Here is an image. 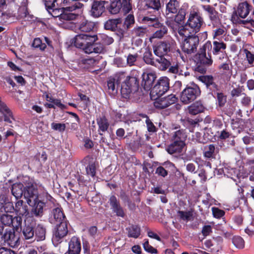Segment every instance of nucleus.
Here are the masks:
<instances>
[{
    "mask_svg": "<svg viewBox=\"0 0 254 254\" xmlns=\"http://www.w3.org/2000/svg\"><path fill=\"white\" fill-rule=\"evenodd\" d=\"M168 68V72L174 74L175 77H176V75L184 76L185 77H187L189 76L190 74L189 71H184L183 68L178 63L170 65Z\"/></svg>",
    "mask_w": 254,
    "mask_h": 254,
    "instance_id": "32",
    "label": "nucleus"
},
{
    "mask_svg": "<svg viewBox=\"0 0 254 254\" xmlns=\"http://www.w3.org/2000/svg\"><path fill=\"white\" fill-rule=\"evenodd\" d=\"M44 198L39 199V198L29 204L32 206L31 214L36 217H41L44 214V208L46 204H54L55 199L47 192H44L42 194Z\"/></svg>",
    "mask_w": 254,
    "mask_h": 254,
    "instance_id": "3",
    "label": "nucleus"
},
{
    "mask_svg": "<svg viewBox=\"0 0 254 254\" xmlns=\"http://www.w3.org/2000/svg\"><path fill=\"white\" fill-rule=\"evenodd\" d=\"M216 97L219 106L223 107L226 103L227 96L222 92H217Z\"/></svg>",
    "mask_w": 254,
    "mask_h": 254,
    "instance_id": "56",
    "label": "nucleus"
},
{
    "mask_svg": "<svg viewBox=\"0 0 254 254\" xmlns=\"http://www.w3.org/2000/svg\"><path fill=\"white\" fill-rule=\"evenodd\" d=\"M203 20L201 17H189L187 23L182 26L178 31L179 34L183 37H186L190 32L188 29L190 27L192 29V32L197 33L199 31L200 28L202 24Z\"/></svg>",
    "mask_w": 254,
    "mask_h": 254,
    "instance_id": "4",
    "label": "nucleus"
},
{
    "mask_svg": "<svg viewBox=\"0 0 254 254\" xmlns=\"http://www.w3.org/2000/svg\"><path fill=\"white\" fill-rule=\"evenodd\" d=\"M51 127L53 129L59 132H64L65 129V124L62 123H52Z\"/></svg>",
    "mask_w": 254,
    "mask_h": 254,
    "instance_id": "64",
    "label": "nucleus"
},
{
    "mask_svg": "<svg viewBox=\"0 0 254 254\" xmlns=\"http://www.w3.org/2000/svg\"><path fill=\"white\" fill-rule=\"evenodd\" d=\"M187 135L184 129H181L176 131H174L171 137V140L174 141H177L181 144L186 145L185 141L186 140Z\"/></svg>",
    "mask_w": 254,
    "mask_h": 254,
    "instance_id": "35",
    "label": "nucleus"
},
{
    "mask_svg": "<svg viewBox=\"0 0 254 254\" xmlns=\"http://www.w3.org/2000/svg\"><path fill=\"white\" fill-rule=\"evenodd\" d=\"M205 107L201 101H197L188 107V112L190 114L195 115L203 112Z\"/></svg>",
    "mask_w": 254,
    "mask_h": 254,
    "instance_id": "37",
    "label": "nucleus"
},
{
    "mask_svg": "<svg viewBox=\"0 0 254 254\" xmlns=\"http://www.w3.org/2000/svg\"><path fill=\"white\" fill-rule=\"evenodd\" d=\"M14 210L18 216H27L29 214L28 207L23 200L17 201L14 207Z\"/></svg>",
    "mask_w": 254,
    "mask_h": 254,
    "instance_id": "28",
    "label": "nucleus"
},
{
    "mask_svg": "<svg viewBox=\"0 0 254 254\" xmlns=\"http://www.w3.org/2000/svg\"><path fill=\"white\" fill-rule=\"evenodd\" d=\"M199 79L204 83L206 87L212 91L218 90V85L214 81V77L212 75H202L199 77Z\"/></svg>",
    "mask_w": 254,
    "mask_h": 254,
    "instance_id": "29",
    "label": "nucleus"
},
{
    "mask_svg": "<svg viewBox=\"0 0 254 254\" xmlns=\"http://www.w3.org/2000/svg\"><path fill=\"white\" fill-rule=\"evenodd\" d=\"M108 203L112 212L119 217L125 218L126 216L125 209L121 205L120 200L115 195H111L109 198Z\"/></svg>",
    "mask_w": 254,
    "mask_h": 254,
    "instance_id": "12",
    "label": "nucleus"
},
{
    "mask_svg": "<svg viewBox=\"0 0 254 254\" xmlns=\"http://www.w3.org/2000/svg\"><path fill=\"white\" fill-rule=\"evenodd\" d=\"M161 165L164 167V169L169 173L170 172H174L177 170L175 164L169 161H167L161 163Z\"/></svg>",
    "mask_w": 254,
    "mask_h": 254,
    "instance_id": "54",
    "label": "nucleus"
},
{
    "mask_svg": "<svg viewBox=\"0 0 254 254\" xmlns=\"http://www.w3.org/2000/svg\"><path fill=\"white\" fill-rule=\"evenodd\" d=\"M56 226L53 231V242L57 244L65 237L68 233L67 220L56 223Z\"/></svg>",
    "mask_w": 254,
    "mask_h": 254,
    "instance_id": "11",
    "label": "nucleus"
},
{
    "mask_svg": "<svg viewBox=\"0 0 254 254\" xmlns=\"http://www.w3.org/2000/svg\"><path fill=\"white\" fill-rule=\"evenodd\" d=\"M185 145L171 140L170 143L167 146L166 151L171 155H178L182 152Z\"/></svg>",
    "mask_w": 254,
    "mask_h": 254,
    "instance_id": "25",
    "label": "nucleus"
},
{
    "mask_svg": "<svg viewBox=\"0 0 254 254\" xmlns=\"http://www.w3.org/2000/svg\"><path fill=\"white\" fill-rule=\"evenodd\" d=\"M116 79L113 77H110L107 81L108 92L110 94H115L117 92L116 87Z\"/></svg>",
    "mask_w": 254,
    "mask_h": 254,
    "instance_id": "46",
    "label": "nucleus"
},
{
    "mask_svg": "<svg viewBox=\"0 0 254 254\" xmlns=\"http://www.w3.org/2000/svg\"><path fill=\"white\" fill-rule=\"evenodd\" d=\"M243 51L246 55V58L249 64L252 66H254V53H252L247 49H245Z\"/></svg>",
    "mask_w": 254,
    "mask_h": 254,
    "instance_id": "57",
    "label": "nucleus"
},
{
    "mask_svg": "<svg viewBox=\"0 0 254 254\" xmlns=\"http://www.w3.org/2000/svg\"><path fill=\"white\" fill-rule=\"evenodd\" d=\"M24 191L23 185L21 183L14 184L12 186L11 193L16 199L24 195Z\"/></svg>",
    "mask_w": 254,
    "mask_h": 254,
    "instance_id": "39",
    "label": "nucleus"
},
{
    "mask_svg": "<svg viewBox=\"0 0 254 254\" xmlns=\"http://www.w3.org/2000/svg\"><path fill=\"white\" fill-rule=\"evenodd\" d=\"M177 100L175 95L170 94L167 97L159 99L155 102V106L158 109H164L174 104Z\"/></svg>",
    "mask_w": 254,
    "mask_h": 254,
    "instance_id": "21",
    "label": "nucleus"
},
{
    "mask_svg": "<svg viewBox=\"0 0 254 254\" xmlns=\"http://www.w3.org/2000/svg\"><path fill=\"white\" fill-rule=\"evenodd\" d=\"M134 23V17H126L124 22V23L121 26V31L127 30L130 28L131 25Z\"/></svg>",
    "mask_w": 254,
    "mask_h": 254,
    "instance_id": "50",
    "label": "nucleus"
},
{
    "mask_svg": "<svg viewBox=\"0 0 254 254\" xmlns=\"http://www.w3.org/2000/svg\"><path fill=\"white\" fill-rule=\"evenodd\" d=\"M138 55L137 53L134 54H129L127 58V62L128 65L131 66L134 65L135 62L137 61Z\"/></svg>",
    "mask_w": 254,
    "mask_h": 254,
    "instance_id": "62",
    "label": "nucleus"
},
{
    "mask_svg": "<svg viewBox=\"0 0 254 254\" xmlns=\"http://www.w3.org/2000/svg\"><path fill=\"white\" fill-rule=\"evenodd\" d=\"M81 246L80 239L72 237L68 243V251L64 254H80Z\"/></svg>",
    "mask_w": 254,
    "mask_h": 254,
    "instance_id": "22",
    "label": "nucleus"
},
{
    "mask_svg": "<svg viewBox=\"0 0 254 254\" xmlns=\"http://www.w3.org/2000/svg\"><path fill=\"white\" fill-rule=\"evenodd\" d=\"M92 39L94 41H97L98 40L97 35L91 36L88 34H81L77 35L74 38L70 39L69 42H66V44L69 43L68 46H74L77 48L82 49L84 52V48L90 43V41H92Z\"/></svg>",
    "mask_w": 254,
    "mask_h": 254,
    "instance_id": "6",
    "label": "nucleus"
},
{
    "mask_svg": "<svg viewBox=\"0 0 254 254\" xmlns=\"http://www.w3.org/2000/svg\"><path fill=\"white\" fill-rule=\"evenodd\" d=\"M232 22L236 24L241 25L254 31V20L247 17H231Z\"/></svg>",
    "mask_w": 254,
    "mask_h": 254,
    "instance_id": "20",
    "label": "nucleus"
},
{
    "mask_svg": "<svg viewBox=\"0 0 254 254\" xmlns=\"http://www.w3.org/2000/svg\"><path fill=\"white\" fill-rule=\"evenodd\" d=\"M14 210V206L10 202L5 203L2 207L0 208V214L8 213L10 214Z\"/></svg>",
    "mask_w": 254,
    "mask_h": 254,
    "instance_id": "51",
    "label": "nucleus"
},
{
    "mask_svg": "<svg viewBox=\"0 0 254 254\" xmlns=\"http://www.w3.org/2000/svg\"><path fill=\"white\" fill-rule=\"evenodd\" d=\"M185 17H169L166 21L167 24L172 28L179 27V30L183 26Z\"/></svg>",
    "mask_w": 254,
    "mask_h": 254,
    "instance_id": "34",
    "label": "nucleus"
},
{
    "mask_svg": "<svg viewBox=\"0 0 254 254\" xmlns=\"http://www.w3.org/2000/svg\"><path fill=\"white\" fill-rule=\"evenodd\" d=\"M142 81L141 85L145 90H151L153 84L156 78V75L153 72H143L142 74Z\"/></svg>",
    "mask_w": 254,
    "mask_h": 254,
    "instance_id": "19",
    "label": "nucleus"
},
{
    "mask_svg": "<svg viewBox=\"0 0 254 254\" xmlns=\"http://www.w3.org/2000/svg\"><path fill=\"white\" fill-rule=\"evenodd\" d=\"M57 1V0H45V5L46 9L51 16L54 15L52 14L51 10H52L53 12L55 10H59L58 8L56 7L55 5Z\"/></svg>",
    "mask_w": 254,
    "mask_h": 254,
    "instance_id": "47",
    "label": "nucleus"
},
{
    "mask_svg": "<svg viewBox=\"0 0 254 254\" xmlns=\"http://www.w3.org/2000/svg\"><path fill=\"white\" fill-rule=\"evenodd\" d=\"M210 43H206L201 47L197 54L194 56V61L196 63L195 68L196 71L201 73H205L207 68L213 64V60L211 55L208 53L206 54V50L211 48Z\"/></svg>",
    "mask_w": 254,
    "mask_h": 254,
    "instance_id": "2",
    "label": "nucleus"
},
{
    "mask_svg": "<svg viewBox=\"0 0 254 254\" xmlns=\"http://www.w3.org/2000/svg\"><path fill=\"white\" fill-rule=\"evenodd\" d=\"M46 228L42 224H38L34 226V240L43 241L46 238Z\"/></svg>",
    "mask_w": 254,
    "mask_h": 254,
    "instance_id": "30",
    "label": "nucleus"
},
{
    "mask_svg": "<svg viewBox=\"0 0 254 254\" xmlns=\"http://www.w3.org/2000/svg\"><path fill=\"white\" fill-rule=\"evenodd\" d=\"M0 221L5 226H12L15 231L19 230V227L22 225V219L20 216L13 217L12 215L8 213L0 214Z\"/></svg>",
    "mask_w": 254,
    "mask_h": 254,
    "instance_id": "10",
    "label": "nucleus"
},
{
    "mask_svg": "<svg viewBox=\"0 0 254 254\" xmlns=\"http://www.w3.org/2000/svg\"><path fill=\"white\" fill-rule=\"evenodd\" d=\"M98 126V133L100 136L103 135V133L106 131L109 127V123L105 116L100 117L96 119Z\"/></svg>",
    "mask_w": 254,
    "mask_h": 254,
    "instance_id": "31",
    "label": "nucleus"
},
{
    "mask_svg": "<svg viewBox=\"0 0 254 254\" xmlns=\"http://www.w3.org/2000/svg\"><path fill=\"white\" fill-rule=\"evenodd\" d=\"M200 89L196 84L187 86L181 92V101L185 104H188L195 100L200 95Z\"/></svg>",
    "mask_w": 254,
    "mask_h": 254,
    "instance_id": "5",
    "label": "nucleus"
},
{
    "mask_svg": "<svg viewBox=\"0 0 254 254\" xmlns=\"http://www.w3.org/2000/svg\"><path fill=\"white\" fill-rule=\"evenodd\" d=\"M146 118L145 123L147 126V130L149 132H154L156 131V128L147 115H144Z\"/></svg>",
    "mask_w": 254,
    "mask_h": 254,
    "instance_id": "63",
    "label": "nucleus"
},
{
    "mask_svg": "<svg viewBox=\"0 0 254 254\" xmlns=\"http://www.w3.org/2000/svg\"><path fill=\"white\" fill-rule=\"evenodd\" d=\"M232 243L235 246L239 249H242L245 247V242L243 239L239 236H235L232 239Z\"/></svg>",
    "mask_w": 254,
    "mask_h": 254,
    "instance_id": "48",
    "label": "nucleus"
},
{
    "mask_svg": "<svg viewBox=\"0 0 254 254\" xmlns=\"http://www.w3.org/2000/svg\"><path fill=\"white\" fill-rule=\"evenodd\" d=\"M38 185L28 186L24 188V196L26 199L28 204H31V202L39 198L37 191Z\"/></svg>",
    "mask_w": 254,
    "mask_h": 254,
    "instance_id": "16",
    "label": "nucleus"
},
{
    "mask_svg": "<svg viewBox=\"0 0 254 254\" xmlns=\"http://www.w3.org/2000/svg\"><path fill=\"white\" fill-rule=\"evenodd\" d=\"M108 1L103 0L94 1L91 6V16H102L104 13L107 14L106 7H108Z\"/></svg>",
    "mask_w": 254,
    "mask_h": 254,
    "instance_id": "15",
    "label": "nucleus"
},
{
    "mask_svg": "<svg viewBox=\"0 0 254 254\" xmlns=\"http://www.w3.org/2000/svg\"><path fill=\"white\" fill-rule=\"evenodd\" d=\"M28 0H22L21 5L19 6L18 12V16H33L30 14L27 7Z\"/></svg>",
    "mask_w": 254,
    "mask_h": 254,
    "instance_id": "43",
    "label": "nucleus"
},
{
    "mask_svg": "<svg viewBox=\"0 0 254 254\" xmlns=\"http://www.w3.org/2000/svg\"><path fill=\"white\" fill-rule=\"evenodd\" d=\"M183 44L181 45L182 51L188 54L194 53L196 51L199 44V38L197 36L190 35L185 37Z\"/></svg>",
    "mask_w": 254,
    "mask_h": 254,
    "instance_id": "7",
    "label": "nucleus"
},
{
    "mask_svg": "<svg viewBox=\"0 0 254 254\" xmlns=\"http://www.w3.org/2000/svg\"><path fill=\"white\" fill-rule=\"evenodd\" d=\"M15 230L14 228H6L1 237V240L11 248L18 247L20 245L19 237L15 234Z\"/></svg>",
    "mask_w": 254,
    "mask_h": 254,
    "instance_id": "8",
    "label": "nucleus"
},
{
    "mask_svg": "<svg viewBox=\"0 0 254 254\" xmlns=\"http://www.w3.org/2000/svg\"><path fill=\"white\" fill-rule=\"evenodd\" d=\"M252 8V5L247 1L241 2L239 4L237 10L234 11V14L235 13V16H248Z\"/></svg>",
    "mask_w": 254,
    "mask_h": 254,
    "instance_id": "27",
    "label": "nucleus"
},
{
    "mask_svg": "<svg viewBox=\"0 0 254 254\" xmlns=\"http://www.w3.org/2000/svg\"><path fill=\"white\" fill-rule=\"evenodd\" d=\"M77 27L82 32H88L92 31L95 25L94 22L83 19L80 23H75Z\"/></svg>",
    "mask_w": 254,
    "mask_h": 254,
    "instance_id": "33",
    "label": "nucleus"
},
{
    "mask_svg": "<svg viewBox=\"0 0 254 254\" xmlns=\"http://www.w3.org/2000/svg\"><path fill=\"white\" fill-rule=\"evenodd\" d=\"M143 247L145 251L150 254H157V250L149 245L148 241L145 240L143 244Z\"/></svg>",
    "mask_w": 254,
    "mask_h": 254,
    "instance_id": "60",
    "label": "nucleus"
},
{
    "mask_svg": "<svg viewBox=\"0 0 254 254\" xmlns=\"http://www.w3.org/2000/svg\"><path fill=\"white\" fill-rule=\"evenodd\" d=\"M178 215L180 217L181 220L189 221L191 219L192 217V213L190 211H184L179 210L178 211Z\"/></svg>",
    "mask_w": 254,
    "mask_h": 254,
    "instance_id": "55",
    "label": "nucleus"
},
{
    "mask_svg": "<svg viewBox=\"0 0 254 254\" xmlns=\"http://www.w3.org/2000/svg\"><path fill=\"white\" fill-rule=\"evenodd\" d=\"M20 228L22 237L25 240H29L30 242L34 241V226L31 223H25L23 228Z\"/></svg>",
    "mask_w": 254,
    "mask_h": 254,
    "instance_id": "23",
    "label": "nucleus"
},
{
    "mask_svg": "<svg viewBox=\"0 0 254 254\" xmlns=\"http://www.w3.org/2000/svg\"><path fill=\"white\" fill-rule=\"evenodd\" d=\"M121 8L122 3L121 1H113L110 4L108 3V7H106V11L109 14H116L120 12Z\"/></svg>",
    "mask_w": 254,
    "mask_h": 254,
    "instance_id": "40",
    "label": "nucleus"
},
{
    "mask_svg": "<svg viewBox=\"0 0 254 254\" xmlns=\"http://www.w3.org/2000/svg\"><path fill=\"white\" fill-rule=\"evenodd\" d=\"M32 46L34 48L39 49L41 51L45 50L47 47L46 44L42 43V40L39 38H36L34 39Z\"/></svg>",
    "mask_w": 254,
    "mask_h": 254,
    "instance_id": "52",
    "label": "nucleus"
},
{
    "mask_svg": "<svg viewBox=\"0 0 254 254\" xmlns=\"http://www.w3.org/2000/svg\"><path fill=\"white\" fill-rule=\"evenodd\" d=\"M169 89V79L167 77H161L150 91L152 96H162Z\"/></svg>",
    "mask_w": 254,
    "mask_h": 254,
    "instance_id": "9",
    "label": "nucleus"
},
{
    "mask_svg": "<svg viewBox=\"0 0 254 254\" xmlns=\"http://www.w3.org/2000/svg\"><path fill=\"white\" fill-rule=\"evenodd\" d=\"M122 19L121 18L109 19L104 24V28L106 30L112 31H120L122 27Z\"/></svg>",
    "mask_w": 254,
    "mask_h": 254,
    "instance_id": "26",
    "label": "nucleus"
},
{
    "mask_svg": "<svg viewBox=\"0 0 254 254\" xmlns=\"http://www.w3.org/2000/svg\"><path fill=\"white\" fill-rule=\"evenodd\" d=\"M96 41H94L92 39V41H90L86 47L84 48V52L86 54H103L106 51L105 46L100 43H95Z\"/></svg>",
    "mask_w": 254,
    "mask_h": 254,
    "instance_id": "17",
    "label": "nucleus"
},
{
    "mask_svg": "<svg viewBox=\"0 0 254 254\" xmlns=\"http://www.w3.org/2000/svg\"><path fill=\"white\" fill-rule=\"evenodd\" d=\"M0 113L2 115V117H0V123L2 120L5 122L11 124L13 121H15L13 113L8 107L6 104L3 102L0 96Z\"/></svg>",
    "mask_w": 254,
    "mask_h": 254,
    "instance_id": "13",
    "label": "nucleus"
},
{
    "mask_svg": "<svg viewBox=\"0 0 254 254\" xmlns=\"http://www.w3.org/2000/svg\"><path fill=\"white\" fill-rule=\"evenodd\" d=\"M130 0H125L123 4L122 3V10L125 15L128 13L132 10L131 4L130 2Z\"/></svg>",
    "mask_w": 254,
    "mask_h": 254,
    "instance_id": "59",
    "label": "nucleus"
},
{
    "mask_svg": "<svg viewBox=\"0 0 254 254\" xmlns=\"http://www.w3.org/2000/svg\"><path fill=\"white\" fill-rule=\"evenodd\" d=\"M142 21L144 23L148 24L149 26L155 28H159L162 26V24L159 22L156 17L154 18H151L149 17H143Z\"/></svg>",
    "mask_w": 254,
    "mask_h": 254,
    "instance_id": "45",
    "label": "nucleus"
},
{
    "mask_svg": "<svg viewBox=\"0 0 254 254\" xmlns=\"http://www.w3.org/2000/svg\"><path fill=\"white\" fill-rule=\"evenodd\" d=\"M143 60L147 64L154 65L155 64V61L154 57L152 54L151 51L148 49L146 48L143 55Z\"/></svg>",
    "mask_w": 254,
    "mask_h": 254,
    "instance_id": "41",
    "label": "nucleus"
},
{
    "mask_svg": "<svg viewBox=\"0 0 254 254\" xmlns=\"http://www.w3.org/2000/svg\"><path fill=\"white\" fill-rule=\"evenodd\" d=\"M219 149L214 144H211L204 147L203 155L207 158H215Z\"/></svg>",
    "mask_w": 254,
    "mask_h": 254,
    "instance_id": "36",
    "label": "nucleus"
},
{
    "mask_svg": "<svg viewBox=\"0 0 254 254\" xmlns=\"http://www.w3.org/2000/svg\"><path fill=\"white\" fill-rule=\"evenodd\" d=\"M127 235L129 238L136 239L141 234L140 227L138 225H131L126 228Z\"/></svg>",
    "mask_w": 254,
    "mask_h": 254,
    "instance_id": "38",
    "label": "nucleus"
},
{
    "mask_svg": "<svg viewBox=\"0 0 254 254\" xmlns=\"http://www.w3.org/2000/svg\"><path fill=\"white\" fill-rule=\"evenodd\" d=\"M120 198L125 202H127L128 207L130 209H131L132 206L134 207L135 205L134 203H131L129 195L126 193L124 190H121L120 194Z\"/></svg>",
    "mask_w": 254,
    "mask_h": 254,
    "instance_id": "49",
    "label": "nucleus"
},
{
    "mask_svg": "<svg viewBox=\"0 0 254 254\" xmlns=\"http://www.w3.org/2000/svg\"><path fill=\"white\" fill-rule=\"evenodd\" d=\"M171 45L169 42L163 41L157 43L153 46L154 54L157 57L166 56L168 57L171 51Z\"/></svg>",
    "mask_w": 254,
    "mask_h": 254,
    "instance_id": "14",
    "label": "nucleus"
},
{
    "mask_svg": "<svg viewBox=\"0 0 254 254\" xmlns=\"http://www.w3.org/2000/svg\"><path fill=\"white\" fill-rule=\"evenodd\" d=\"M226 45L223 42L215 41L213 42L212 53L215 56H218L219 54L222 55V59H227V55L225 52Z\"/></svg>",
    "mask_w": 254,
    "mask_h": 254,
    "instance_id": "24",
    "label": "nucleus"
},
{
    "mask_svg": "<svg viewBox=\"0 0 254 254\" xmlns=\"http://www.w3.org/2000/svg\"><path fill=\"white\" fill-rule=\"evenodd\" d=\"M86 173L88 176L94 178L96 175V167L94 163L89 164L86 168Z\"/></svg>",
    "mask_w": 254,
    "mask_h": 254,
    "instance_id": "61",
    "label": "nucleus"
},
{
    "mask_svg": "<svg viewBox=\"0 0 254 254\" xmlns=\"http://www.w3.org/2000/svg\"><path fill=\"white\" fill-rule=\"evenodd\" d=\"M179 8V2L177 0H170L166 5V10L168 13H177Z\"/></svg>",
    "mask_w": 254,
    "mask_h": 254,
    "instance_id": "42",
    "label": "nucleus"
},
{
    "mask_svg": "<svg viewBox=\"0 0 254 254\" xmlns=\"http://www.w3.org/2000/svg\"><path fill=\"white\" fill-rule=\"evenodd\" d=\"M121 93L123 98L136 102L140 98L141 92L139 91V82L137 78L129 76L122 84Z\"/></svg>",
    "mask_w": 254,
    "mask_h": 254,
    "instance_id": "1",
    "label": "nucleus"
},
{
    "mask_svg": "<svg viewBox=\"0 0 254 254\" xmlns=\"http://www.w3.org/2000/svg\"><path fill=\"white\" fill-rule=\"evenodd\" d=\"M226 61L223 64H221L219 66V69L220 72L223 74H231L232 72V68L230 66L231 64V62L230 60H229L228 57H227V59H225Z\"/></svg>",
    "mask_w": 254,
    "mask_h": 254,
    "instance_id": "44",
    "label": "nucleus"
},
{
    "mask_svg": "<svg viewBox=\"0 0 254 254\" xmlns=\"http://www.w3.org/2000/svg\"><path fill=\"white\" fill-rule=\"evenodd\" d=\"M67 220L64 214L62 208L58 205L53 209L51 212V215L49 218V221L52 224L58 223Z\"/></svg>",
    "mask_w": 254,
    "mask_h": 254,
    "instance_id": "18",
    "label": "nucleus"
},
{
    "mask_svg": "<svg viewBox=\"0 0 254 254\" xmlns=\"http://www.w3.org/2000/svg\"><path fill=\"white\" fill-rule=\"evenodd\" d=\"M244 88L242 86H239L237 88H233L231 91V95L233 97H237L241 96L242 95H245L243 92Z\"/></svg>",
    "mask_w": 254,
    "mask_h": 254,
    "instance_id": "58",
    "label": "nucleus"
},
{
    "mask_svg": "<svg viewBox=\"0 0 254 254\" xmlns=\"http://www.w3.org/2000/svg\"><path fill=\"white\" fill-rule=\"evenodd\" d=\"M158 57L159 59L156 60L157 62L161 64L163 70H166L171 65L170 60L166 58L165 56Z\"/></svg>",
    "mask_w": 254,
    "mask_h": 254,
    "instance_id": "53",
    "label": "nucleus"
}]
</instances>
